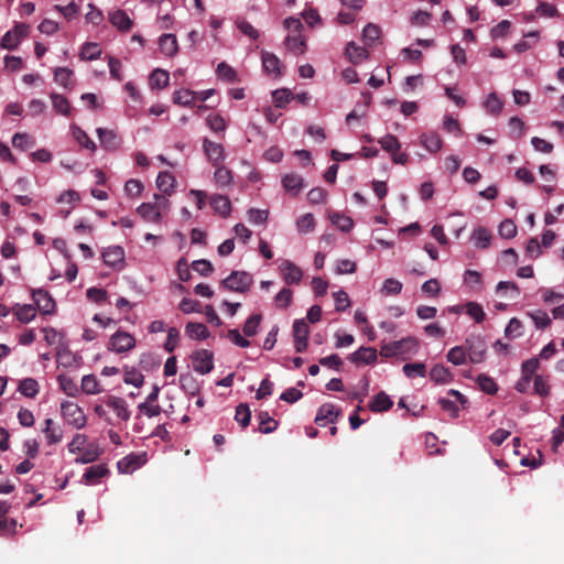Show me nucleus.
<instances>
[{
	"mask_svg": "<svg viewBox=\"0 0 564 564\" xmlns=\"http://www.w3.org/2000/svg\"><path fill=\"white\" fill-rule=\"evenodd\" d=\"M209 204L212 208L223 217H227L231 212V203L227 196L215 194L210 196Z\"/></svg>",
	"mask_w": 564,
	"mask_h": 564,
	"instance_id": "nucleus-22",
	"label": "nucleus"
},
{
	"mask_svg": "<svg viewBox=\"0 0 564 564\" xmlns=\"http://www.w3.org/2000/svg\"><path fill=\"white\" fill-rule=\"evenodd\" d=\"M135 347V338L128 332L117 330L109 339L108 349L116 354H124Z\"/></svg>",
	"mask_w": 564,
	"mask_h": 564,
	"instance_id": "nucleus-4",
	"label": "nucleus"
},
{
	"mask_svg": "<svg viewBox=\"0 0 564 564\" xmlns=\"http://www.w3.org/2000/svg\"><path fill=\"white\" fill-rule=\"evenodd\" d=\"M348 359L356 365L373 364L377 360V349L372 347H360L357 351L352 352Z\"/></svg>",
	"mask_w": 564,
	"mask_h": 564,
	"instance_id": "nucleus-14",
	"label": "nucleus"
},
{
	"mask_svg": "<svg viewBox=\"0 0 564 564\" xmlns=\"http://www.w3.org/2000/svg\"><path fill=\"white\" fill-rule=\"evenodd\" d=\"M102 454V449L98 445L90 444L83 454L75 459L77 464H89L99 458Z\"/></svg>",
	"mask_w": 564,
	"mask_h": 564,
	"instance_id": "nucleus-38",
	"label": "nucleus"
},
{
	"mask_svg": "<svg viewBox=\"0 0 564 564\" xmlns=\"http://www.w3.org/2000/svg\"><path fill=\"white\" fill-rule=\"evenodd\" d=\"M293 299V292L288 289L283 288L274 297V302L276 307L279 308H286L290 306Z\"/></svg>",
	"mask_w": 564,
	"mask_h": 564,
	"instance_id": "nucleus-61",
	"label": "nucleus"
},
{
	"mask_svg": "<svg viewBox=\"0 0 564 564\" xmlns=\"http://www.w3.org/2000/svg\"><path fill=\"white\" fill-rule=\"evenodd\" d=\"M192 268L194 271H196L197 273H199L203 276H209L214 271V267L210 263V261L205 260V259L195 260L192 263Z\"/></svg>",
	"mask_w": 564,
	"mask_h": 564,
	"instance_id": "nucleus-63",
	"label": "nucleus"
},
{
	"mask_svg": "<svg viewBox=\"0 0 564 564\" xmlns=\"http://www.w3.org/2000/svg\"><path fill=\"white\" fill-rule=\"evenodd\" d=\"M285 46L288 50L295 54H304L306 50V42L305 39L302 36L301 33H296L294 35L290 34L285 37Z\"/></svg>",
	"mask_w": 564,
	"mask_h": 564,
	"instance_id": "nucleus-33",
	"label": "nucleus"
},
{
	"mask_svg": "<svg viewBox=\"0 0 564 564\" xmlns=\"http://www.w3.org/2000/svg\"><path fill=\"white\" fill-rule=\"evenodd\" d=\"M10 509V503L0 500V531L13 533L15 531L17 521L14 519L8 520L6 518Z\"/></svg>",
	"mask_w": 564,
	"mask_h": 564,
	"instance_id": "nucleus-27",
	"label": "nucleus"
},
{
	"mask_svg": "<svg viewBox=\"0 0 564 564\" xmlns=\"http://www.w3.org/2000/svg\"><path fill=\"white\" fill-rule=\"evenodd\" d=\"M217 76L227 83H235L238 80L237 72L227 63L221 62L216 68Z\"/></svg>",
	"mask_w": 564,
	"mask_h": 564,
	"instance_id": "nucleus-44",
	"label": "nucleus"
},
{
	"mask_svg": "<svg viewBox=\"0 0 564 564\" xmlns=\"http://www.w3.org/2000/svg\"><path fill=\"white\" fill-rule=\"evenodd\" d=\"M203 150L208 162L213 166H218L225 159V150L220 143L214 142L207 138L203 140Z\"/></svg>",
	"mask_w": 564,
	"mask_h": 564,
	"instance_id": "nucleus-9",
	"label": "nucleus"
},
{
	"mask_svg": "<svg viewBox=\"0 0 564 564\" xmlns=\"http://www.w3.org/2000/svg\"><path fill=\"white\" fill-rule=\"evenodd\" d=\"M215 169L214 181L216 185L219 187L229 185L232 181V172L223 164L215 166Z\"/></svg>",
	"mask_w": 564,
	"mask_h": 564,
	"instance_id": "nucleus-36",
	"label": "nucleus"
},
{
	"mask_svg": "<svg viewBox=\"0 0 564 564\" xmlns=\"http://www.w3.org/2000/svg\"><path fill=\"white\" fill-rule=\"evenodd\" d=\"M310 326L305 319H296L293 324L294 348L303 352L308 345Z\"/></svg>",
	"mask_w": 564,
	"mask_h": 564,
	"instance_id": "nucleus-7",
	"label": "nucleus"
},
{
	"mask_svg": "<svg viewBox=\"0 0 564 564\" xmlns=\"http://www.w3.org/2000/svg\"><path fill=\"white\" fill-rule=\"evenodd\" d=\"M137 213L148 223L159 224L162 219V214L155 204L143 203L137 208Z\"/></svg>",
	"mask_w": 564,
	"mask_h": 564,
	"instance_id": "nucleus-18",
	"label": "nucleus"
},
{
	"mask_svg": "<svg viewBox=\"0 0 564 564\" xmlns=\"http://www.w3.org/2000/svg\"><path fill=\"white\" fill-rule=\"evenodd\" d=\"M108 408L112 409L117 416L123 421H128L130 419V411L128 410L127 402L119 397L111 395L106 401Z\"/></svg>",
	"mask_w": 564,
	"mask_h": 564,
	"instance_id": "nucleus-19",
	"label": "nucleus"
},
{
	"mask_svg": "<svg viewBox=\"0 0 564 564\" xmlns=\"http://www.w3.org/2000/svg\"><path fill=\"white\" fill-rule=\"evenodd\" d=\"M279 269L285 284H300L303 278V271L295 263L290 260H283Z\"/></svg>",
	"mask_w": 564,
	"mask_h": 564,
	"instance_id": "nucleus-8",
	"label": "nucleus"
},
{
	"mask_svg": "<svg viewBox=\"0 0 564 564\" xmlns=\"http://www.w3.org/2000/svg\"><path fill=\"white\" fill-rule=\"evenodd\" d=\"M381 30L377 24L368 23L362 31V37L367 45L372 46L380 39Z\"/></svg>",
	"mask_w": 564,
	"mask_h": 564,
	"instance_id": "nucleus-43",
	"label": "nucleus"
},
{
	"mask_svg": "<svg viewBox=\"0 0 564 564\" xmlns=\"http://www.w3.org/2000/svg\"><path fill=\"white\" fill-rule=\"evenodd\" d=\"M109 20L113 26L121 32H128L133 26V21L123 10H116L109 14Z\"/></svg>",
	"mask_w": 564,
	"mask_h": 564,
	"instance_id": "nucleus-17",
	"label": "nucleus"
},
{
	"mask_svg": "<svg viewBox=\"0 0 564 564\" xmlns=\"http://www.w3.org/2000/svg\"><path fill=\"white\" fill-rule=\"evenodd\" d=\"M477 382L481 391L488 394H495L498 391V386L495 380L485 373L478 376Z\"/></svg>",
	"mask_w": 564,
	"mask_h": 564,
	"instance_id": "nucleus-52",
	"label": "nucleus"
},
{
	"mask_svg": "<svg viewBox=\"0 0 564 564\" xmlns=\"http://www.w3.org/2000/svg\"><path fill=\"white\" fill-rule=\"evenodd\" d=\"M315 217L313 214L311 213H307V214H304L302 215L297 220H296V227H297V230L302 234H307V232H311L314 230L315 228Z\"/></svg>",
	"mask_w": 564,
	"mask_h": 564,
	"instance_id": "nucleus-47",
	"label": "nucleus"
},
{
	"mask_svg": "<svg viewBox=\"0 0 564 564\" xmlns=\"http://www.w3.org/2000/svg\"><path fill=\"white\" fill-rule=\"evenodd\" d=\"M51 99L56 112L66 117L70 115V104L66 97L56 93H52Z\"/></svg>",
	"mask_w": 564,
	"mask_h": 564,
	"instance_id": "nucleus-39",
	"label": "nucleus"
},
{
	"mask_svg": "<svg viewBox=\"0 0 564 564\" xmlns=\"http://www.w3.org/2000/svg\"><path fill=\"white\" fill-rule=\"evenodd\" d=\"M261 319L262 316L260 314H253L249 316L242 327L243 334L248 337L254 336L257 334V329L260 325Z\"/></svg>",
	"mask_w": 564,
	"mask_h": 564,
	"instance_id": "nucleus-53",
	"label": "nucleus"
},
{
	"mask_svg": "<svg viewBox=\"0 0 564 564\" xmlns=\"http://www.w3.org/2000/svg\"><path fill=\"white\" fill-rule=\"evenodd\" d=\"M72 133L74 139L85 149L94 152L96 150L95 142L87 135V133L79 127L73 126Z\"/></svg>",
	"mask_w": 564,
	"mask_h": 564,
	"instance_id": "nucleus-40",
	"label": "nucleus"
},
{
	"mask_svg": "<svg viewBox=\"0 0 564 564\" xmlns=\"http://www.w3.org/2000/svg\"><path fill=\"white\" fill-rule=\"evenodd\" d=\"M42 432L45 434L48 445H54L63 440V429L61 425L56 424L52 419H46L44 421V427Z\"/></svg>",
	"mask_w": 564,
	"mask_h": 564,
	"instance_id": "nucleus-13",
	"label": "nucleus"
},
{
	"mask_svg": "<svg viewBox=\"0 0 564 564\" xmlns=\"http://www.w3.org/2000/svg\"><path fill=\"white\" fill-rule=\"evenodd\" d=\"M214 355L206 349H199L193 352L192 364L196 372L200 375L209 373L214 368Z\"/></svg>",
	"mask_w": 564,
	"mask_h": 564,
	"instance_id": "nucleus-6",
	"label": "nucleus"
},
{
	"mask_svg": "<svg viewBox=\"0 0 564 564\" xmlns=\"http://www.w3.org/2000/svg\"><path fill=\"white\" fill-rule=\"evenodd\" d=\"M35 308L32 305L25 304L19 306L15 311L17 318L22 323H29L35 317Z\"/></svg>",
	"mask_w": 564,
	"mask_h": 564,
	"instance_id": "nucleus-62",
	"label": "nucleus"
},
{
	"mask_svg": "<svg viewBox=\"0 0 564 564\" xmlns=\"http://www.w3.org/2000/svg\"><path fill=\"white\" fill-rule=\"evenodd\" d=\"M97 134H98L101 145L105 149L115 150L119 147V139L115 131L106 129V128H98Z\"/></svg>",
	"mask_w": 564,
	"mask_h": 564,
	"instance_id": "nucleus-24",
	"label": "nucleus"
},
{
	"mask_svg": "<svg viewBox=\"0 0 564 564\" xmlns=\"http://www.w3.org/2000/svg\"><path fill=\"white\" fill-rule=\"evenodd\" d=\"M185 333L189 338L196 340H204L209 337L208 328L202 323H187Z\"/></svg>",
	"mask_w": 564,
	"mask_h": 564,
	"instance_id": "nucleus-26",
	"label": "nucleus"
},
{
	"mask_svg": "<svg viewBox=\"0 0 564 564\" xmlns=\"http://www.w3.org/2000/svg\"><path fill=\"white\" fill-rule=\"evenodd\" d=\"M58 382H59V387L69 397H75L77 393H78V387L76 384V382L65 376V375H59L58 376Z\"/></svg>",
	"mask_w": 564,
	"mask_h": 564,
	"instance_id": "nucleus-54",
	"label": "nucleus"
},
{
	"mask_svg": "<svg viewBox=\"0 0 564 564\" xmlns=\"http://www.w3.org/2000/svg\"><path fill=\"white\" fill-rule=\"evenodd\" d=\"M196 98V93L189 89H181L176 90L173 94V102L175 105L189 107L194 104V100Z\"/></svg>",
	"mask_w": 564,
	"mask_h": 564,
	"instance_id": "nucleus-37",
	"label": "nucleus"
},
{
	"mask_svg": "<svg viewBox=\"0 0 564 564\" xmlns=\"http://www.w3.org/2000/svg\"><path fill=\"white\" fill-rule=\"evenodd\" d=\"M82 390L86 394H96L100 392L99 382L94 375H86L82 379Z\"/></svg>",
	"mask_w": 564,
	"mask_h": 564,
	"instance_id": "nucleus-50",
	"label": "nucleus"
},
{
	"mask_svg": "<svg viewBox=\"0 0 564 564\" xmlns=\"http://www.w3.org/2000/svg\"><path fill=\"white\" fill-rule=\"evenodd\" d=\"M420 141L422 147H424L431 153L438 152L443 145V141L436 132L422 133Z\"/></svg>",
	"mask_w": 564,
	"mask_h": 564,
	"instance_id": "nucleus-23",
	"label": "nucleus"
},
{
	"mask_svg": "<svg viewBox=\"0 0 564 564\" xmlns=\"http://www.w3.org/2000/svg\"><path fill=\"white\" fill-rule=\"evenodd\" d=\"M340 415V411L332 403H324L319 406L315 416V423L319 426H325L327 423H333Z\"/></svg>",
	"mask_w": 564,
	"mask_h": 564,
	"instance_id": "nucleus-12",
	"label": "nucleus"
},
{
	"mask_svg": "<svg viewBox=\"0 0 564 564\" xmlns=\"http://www.w3.org/2000/svg\"><path fill=\"white\" fill-rule=\"evenodd\" d=\"M262 65L268 75L279 77L281 75V62L275 54L270 52L262 53Z\"/></svg>",
	"mask_w": 564,
	"mask_h": 564,
	"instance_id": "nucleus-21",
	"label": "nucleus"
},
{
	"mask_svg": "<svg viewBox=\"0 0 564 564\" xmlns=\"http://www.w3.org/2000/svg\"><path fill=\"white\" fill-rule=\"evenodd\" d=\"M332 223L338 228L340 229L341 231H349L352 226H354V221L350 217L348 216H345V215H340L338 213H334L329 216Z\"/></svg>",
	"mask_w": 564,
	"mask_h": 564,
	"instance_id": "nucleus-51",
	"label": "nucleus"
},
{
	"mask_svg": "<svg viewBox=\"0 0 564 564\" xmlns=\"http://www.w3.org/2000/svg\"><path fill=\"white\" fill-rule=\"evenodd\" d=\"M34 140L28 133L18 132L12 138V145L15 149L25 150L33 147Z\"/></svg>",
	"mask_w": 564,
	"mask_h": 564,
	"instance_id": "nucleus-58",
	"label": "nucleus"
},
{
	"mask_svg": "<svg viewBox=\"0 0 564 564\" xmlns=\"http://www.w3.org/2000/svg\"><path fill=\"white\" fill-rule=\"evenodd\" d=\"M393 402L390 397L384 392H379L371 401L369 408L372 412L388 411Z\"/></svg>",
	"mask_w": 564,
	"mask_h": 564,
	"instance_id": "nucleus-35",
	"label": "nucleus"
},
{
	"mask_svg": "<svg viewBox=\"0 0 564 564\" xmlns=\"http://www.w3.org/2000/svg\"><path fill=\"white\" fill-rule=\"evenodd\" d=\"M430 378L435 383H448L453 380V375L447 367L435 365L430 371Z\"/></svg>",
	"mask_w": 564,
	"mask_h": 564,
	"instance_id": "nucleus-31",
	"label": "nucleus"
},
{
	"mask_svg": "<svg viewBox=\"0 0 564 564\" xmlns=\"http://www.w3.org/2000/svg\"><path fill=\"white\" fill-rule=\"evenodd\" d=\"M417 347L419 343L414 337H406L401 340L382 345L380 355L386 358L402 357L405 359L406 355L415 354L417 351Z\"/></svg>",
	"mask_w": 564,
	"mask_h": 564,
	"instance_id": "nucleus-1",
	"label": "nucleus"
},
{
	"mask_svg": "<svg viewBox=\"0 0 564 564\" xmlns=\"http://www.w3.org/2000/svg\"><path fill=\"white\" fill-rule=\"evenodd\" d=\"M32 296L42 313L50 314L54 311L55 302L46 291L42 289L35 290Z\"/></svg>",
	"mask_w": 564,
	"mask_h": 564,
	"instance_id": "nucleus-15",
	"label": "nucleus"
},
{
	"mask_svg": "<svg viewBox=\"0 0 564 564\" xmlns=\"http://www.w3.org/2000/svg\"><path fill=\"white\" fill-rule=\"evenodd\" d=\"M346 55L354 64H358L369 57L368 51L365 47L357 46L354 42L347 44Z\"/></svg>",
	"mask_w": 564,
	"mask_h": 564,
	"instance_id": "nucleus-29",
	"label": "nucleus"
},
{
	"mask_svg": "<svg viewBox=\"0 0 564 564\" xmlns=\"http://www.w3.org/2000/svg\"><path fill=\"white\" fill-rule=\"evenodd\" d=\"M533 379V388L534 393L540 397H546L550 393V386L547 382V377H543L541 375H535Z\"/></svg>",
	"mask_w": 564,
	"mask_h": 564,
	"instance_id": "nucleus-55",
	"label": "nucleus"
},
{
	"mask_svg": "<svg viewBox=\"0 0 564 564\" xmlns=\"http://www.w3.org/2000/svg\"><path fill=\"white\" fill-rule=\"evenodd\" d=\"M235 420L241 425L242 429H246L249 425L251 420V412L246 403H240L236 408Z\"/></svg>",
	"mask_w": 564,
	"mask_h": 564,
	"instance_id": "nucleus-48",
	"label": "nucleus"
},
{
	"mask_svg": "<svg viewBox=\"0 0 564 564\" xmlns=\"http://www.w3.org/2000/svg\"><path fill=\"white\" fill-rule=\"evenodd\" d=\"M282 184L286 192L296 195L303 187V177L299 174L290 173L282 178Z\"/></svg>",
	"mask_w": 564,
	"mask_h": 564,
	"instance_id": "nucleus-30",
	"label": "nucleus"
},
{
	"mask_svg": "<svg viewBox=\"0 0 564 564\" xmlns=\"http://www.w3.org/2000/svg\"><path fill=\"white\" fill-rule=\"evenodd\" d=\"M259 421L258 431L263 434H269L274 432L278 429V421L270 416L267 411H260L257 415Z\"/></svg>",
	"mask_w": 564,
	"mask_h": 564,
	"instance_id": "nucleus-25",
	"label": "nucleus"
},
{
	"mask_svg": "<svg viewBox=\"0 0 564 564\" xmlns=\"http://www.w3.org/2000/svg\"><path fill=\"white\" fill-rule=\"evenodd\" d=\"M465 348L468 351L470 362L479 364L485 360L487 346L481 336L477 335L468 337L465 341Z\"/></svg>",
	"mask_w": 564,
	"mask_h": 564,
	"instance_id": "nucleus-5",
	"label": "nucleus"
},
{
	"mask_svg": "<svg viewBox=\"0 0 564 564\" xmlns=\"http://www.w3.org/2000/svg\"><path fill=\"white\" fill-rule=\"evenodd\" d=\"M471 239L477 248L486 249L490 245L491 234L487 228L478 227L474 229Z\"/></svg>",
	"mask_w": 564,
	"mask_h": 564,
	"instance_id": "nucleus-34",
	"label": "nucleus"
},
{
	"mask_svg": "<svg viewBox=\"0 0 564 564\" xmlns=\"http://www.w3.org/2000/svg\"><path fill=\"white\" fill-rule=\"evenodd\" d=\"M274 106L276 108H284L293 98V94L288 88H280L272 93Z\"/></svg>",
	"mask_w": 564,
	"mask_h": 564,
	"instance_id": "nucleus-45",
	"label": "nucleus"
},
{
	"mask_svg": "<svg viewBox=\"0 0 564 564\" xmlns=\"http://www.w3.org/2000/svg\"><path fill=\"white\" fill-rule=\"evenodd\" d=\"M109 474V469L106 464H99L88 467L84 475L83 480L86 485H94L99 482V480L106 477Z\"/></svg>",
	"mask_w": 564,
	"mask_h": 564,
	"instance_id": "nucleus-16",
	"label": "nucleus"
},
{
	"mask_svg": "<svg viewBox=\"0 0 564 564\" xmlns=\"http://www.w3.org/2000/svg\"><path fill=\"white\" fill-rule=\"evenodd\" d=\"M61 412L63 419L77 430L85 427L87 417L83 409L70 401H65L61 404Z\"/></svg>",
	"mask_w": 564,
	"mask_h": 564,
	"instance_id": "nucleus-3",
	"label": "nucleus"
},
{
	"mask_svg": "<svg viewBox=\"0 0 564 564\" xmlns=\"http://www.w3.org/2000/svg\"><path fill=\"white\" fill-rule=\"evenodd\" d=\"M252 275L246 271H232L230 275L220 283L225 290L246 293L252 285Z\"/></svg>",
	"mask_w": 564,
	"mask_h": 564,
	"instance_id": "nucleus-2",
	"label": "nucleus"
},
{
	"mask_svg": "<svg viewBox=\"0 0 564 564\" xmlns=\"http://www.w3.org/2000/svg\"><path fill=\"white\" fill-rule=\"evenodd\" d=\"M160 50L166 56H173L177 53L178 45L174 34H163L159 40Z\"/></svg>",
	"mask_w": 564,
	"mask_h": 564,
	"instance_id": "nucleus-28",
	"label": "nucleus"
},
{
	"mask_svg": "<svg viewBox=\"0 0 564 564\" xmlns=\"http://www.w3.org/2000/svg\"><path fill=\"white\" fill-rule=\"evenodd\" d=\"M19 391L28 398H34L39 393V383L33 378H25L19 383Z\"/></svg>",
	"mask_w": 564,
	"mask_h": 564,
	"instance_id": "nucleus-42",
	"label": "nucleus"
},
{
	"mask_svg": "<svg viewBox=\"0 0 564 564\" xmlns=\"http://www.w3.org/2000/svg\"><path fill=\"white\" fill-rule=\"evenodd\" d=\"M447 360L455 366L464 365L467 360V351L464 346H455L447 352Z\"/></svg>",
	"mask_w": 564,
	"mask_h": 564,
	"instance_id": "nucleus-46",
	"label": "nucleus"
},
{
	"mask_svg": "<svg viewBox=\"0 0 564 564\" xmlns=\"http://www.w3.org/2000/svg\"><path fill=\"white\" fill-rule=\"evenodd\" d=\"M402 370L408 378L425 377L426 373V367L423 362L405 364Z\"/></svg>",
	"mask_w": 564,
	"mask_h": 564,
	"instance_id": "nucleus-57",
	"label": "nucleus"
},
{
	"mask_svg": "<svg viewBox=\"0 0 564 564\" xmlns=\"http://www.w3.org/2000/svg\"><path fill=\"white\" fill-rule=\"evenodd\" d=\"M170 76L164 69L156 68L150 75L151 88H164L169 85Z\"/></svg>",
	"mask_w": 564,
	"mask_h": 564,
	"instance_id": "nucleus-41",
	"label": "nucleus"
},
{
	"mask_svg": "<svg viewBox=\"0 0 564 564\" xmlns=\"http://www.w3.org/2000/svg\"><path fill=\"white\" fill-rule=\"evenodd\" d=\"M73 70L67 67H57L54 70V80L66 89H73Z\"/></svg>",
	"mask_w": 564,
	"mask_h": 564,
	"instance_id": "nucleus-32",
	"label": "nucleus"
},
{
	"mask_svg": "<svg viewBox=\"0 0 564 564\" xmlns=\"http://www.w3.org/2000/svg\"><path fill=\"white\" fill-rule=\"evenodd\" d=\"M448 395L454 397L455 400H449V399L443 398V399L438 400V403H440L441 408L444 411L448 412L452 417H457L458 412H459L457 402H459L462 404V406L464 408L465 404L467 403V399L459 391L453 390V389L448 391Z\"/></svg>",
	"mask_w": 564,
	"mask_h": 564,
	"instance_id": "nucleus-11",
	"label": "nucleus"
},
{
	"mask_svg": "<svg viewBox=\"0 0 564 564\" xmlns=\"http://www.w3.org/2000/svg\"><path fill=\"white\" fill-rule=\"evenodd\" d=\"M378 142L384 151L391 154L394 151L401 149V143L399 142L398 138L393 134H387L383 138H381Z\"/></svg>",
	"mask_w": 564,
	"mask_h": 564,
	"instance_id": "nucleus-56",
	"label": "nucleus"
},
{
	"mask_svg": "<svg viewBox=\"0 0 564 564\" xmlns=\"http://www.w3.org/2000/svg\"><path fill=\"white\" fill-rule=\"evenodd\" d=\"M101 50L97 43L87 42L84 44L79 56L82 59L94 61L99 58Z\"/></svg>",
	"mask_w": 564,
	"mask_h": 564,
	"instance_id": "nucleus-49",
	"label": "nucleus"
},
{
	"mask_svg": "<svg viewBox=\"0 0 564 564\" xmlns=\"http://www.w3.org/2000/svg\"><path fill=\"white\" fill-rule=\"evenodd\" d=\"M498 231L502 238L511 239L517 235V226L513 220L505 219L500 223Z\"/></svg>",
	"mask_w": 564,
	"mask_h": 564,
	"instance_id": "nucleus-60",
	"label": "nucleus"
},
{
	"mask_svg": "<svg viewBox=\"0 0 564 564\" xmlns=\"http://www.w3.org/2000/svg\"><path fill=\"white\" fill-rule=\"evenodd\" d=\"M466 313L474 318L477 323H481L486 318L482 307L475 302H469L466 305Z\"/></svg>",
	"mask_w": 564,
	"mask_h": 564,
	"instance_id": "nucleus-64",
	"label": "nucleus"
},
{
	"mask_svg": "<svg viewBox=\"0 0 564 564\" xmlns=\"http://www.w3.org/2000/svg\"><path fill=\"white\" fill-rule=\"evenodd\" d=\"M147 462V454H129L117 463V468L121 474H131Z\"/></svg>",
	"mask_w": 564,
	"mask_h": 564,
	"instance_id": "nucleus-10",
	"label": "nucleus"
},
{
	"mask_svg": "<svg viewBox=\"0 0 564 564\" xmlns=\"http://www.w3.org/2000/svg\"><path fill=\"white\" fill-rule=\"evenodd\" d=\"M104 262L109 267H116L124 260V250L120 246L108 247L102 252Z\"/></svg>",
	"mask_w": 564,
	"mask_h": 564,
	"instance_id": "nucleus-20",
	"label": "nucleus"
},
{
	"mask_svg": "<svg viewBox=\"0 0 564 564\" xmlns=\"http://www.w3.org/2000/svg\"><path fill=\"white\" fill-rule=\"evenodd\" d=\"M402 288H403V285L400 281L390 278L383 282L381 292L384 295H398L401 293Z\"/></svg>",
	"mask_w": 564,
	"mask_h": 564,
	"instance_id": "nucleus-59",
	"label": "nucleus"
}]
</instances>
